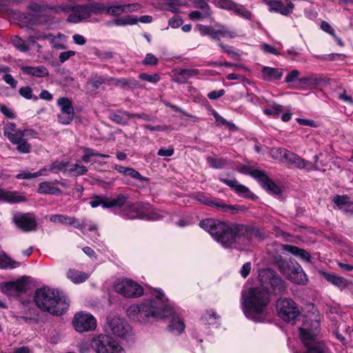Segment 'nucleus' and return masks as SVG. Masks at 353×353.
I'll return each instance as SVG.
<instances>
[{
  "mask_svg": "<svg viewBox=\"0 0 353 353\" xmlns=\"http://www.w3.org/2000/svg\"><path fill=\"white\" fill-rule=\"evenodd\" d=\"M199 225L225 248H234L239 250L249 246L253 238L261 237L259 230L251 225L234 224L229 226L212 219L201 221Z\"/></svg>",
  "mask_w": 353,
  "mask_h": 353,
  "instance_id": "1",
  "label": "nucleus"
},
{
  "mask_svg": "<svg viewBox=\"0 0 353 353\" xmlns=\"http://www.w3.org/2000/svg\"><path fill=\"white\" fill-rule=\"evenodd\" d=\"M154 299L145 300L139 304L130 305L127 310L128 316L133 321L147 322L150 319L168 318L174 311L170 306L164 293L159 289L152 292Z\"/></svg>",
  "mask_w": 353,
  "mask_h": 353,
  "instance_id": "2",
  "label": "nucleus"
},
{
  "mask_svg": "<svg viewBox=\"0 0 353 353\" xmlns=\"http://www.w3.org/2000/svg\"><path fill=\"white\" fill-rule=\"evenodd\" d=\"M242 306L245 316L255 321H262L267 312L270 303V293L263 286L250 288L242 292Z\"/></svg>",
  "mask_w": 353,
  "mask_h": 353,
  "instance_id": "3",
  "label": "nucleus"
},
{
  "mask_svg": "<svg viewBox=\"0 0 353 353\" xmlns=\"http://www.w3.org/2000/svg\"><path fill=\"white\" fill-rule=\"evenodd\" d=\"M34 301L43 311L61 315L68 307L67 298L58 290L44 287L35 291Z\"/></svg>",
  "mask_w": 353,
  "mask_h": 353,
  "instance_id": "4",
  "label": "nucleus"
},
{
  "mask_svg": "<svg viewBox=\"0 0 353 353\" xmlns=\"http://www.w3.org/2000/svg\"><path fill=\"white\" fill-rule=\"evenodd\" d=\"M121 214L129 219H141L152 221L158 220L161 216L157 211L150 208L148 203L130 201L121 210Z\"/></svg>",
  "mask_w": 353,
  "mask_h": 353,
  "instance_id": "5",
  "label": "nucleus"
},
{
  "mask_svg": "<svg viewBox=\"0 0 353 353\" xmlns=\"http://www.w3.org/2000/svg\"><path fill=\"white\" fill-rule=\"evenodd\" d=\"M90 345L96 353H125L117 341L105 334L93 337Z\"/></svg>",
  "mask_w": 353,
  "mask_h": 353,
  "instance_id": "6",
  "label": "nucleus"
},
{
  "mask_svg": "<svg viewBox=\"0 0 353 353\" xmlns=\"http://www.w3.org/2000/svg\"><path fill=\"white\" fill-rule=\"evenodd\" d=\"M51 9L54 10L56 13H70L67 21L72 23H78L90 17L88 3L76 6H59Z\"/></svg>",
  "mask_w": 353,
  "mask_h": 353,
  "instance_id": "7",
  "label": "nucleus"
},
{
  "mask_svg": "<svg viewBox=\"0 0 353 353\" xmlns=\"http://www.w3.org/2000/svg\"><path fill=\"white\" fill-rule=\"evenodd\" d=\"M194 30L198 31L201 35H208L217 41H220V37L233 39L236 36V33L233 30L221 23L215 24L214 27L197 24Z\"/></svg>",
  "mask_w": 353,
  "mask_h": 353,
  "instance_id": "8",
  "label": "nucleus"
},
{
  "mask_svg": "<svg viewBox=\"0 0 353 353\" xmlns=\"http://www.w3.org/2000/svg\"><path fill=\"white\" fill-rule=\"evenodd\" d=\"M115 292L127 298H137L143 294V288L130 279H119L113 285Z\"/></svg>",
  "mask_w": 353,
  "mask_h": 353,
  "instance_id": "9",
  "label": "nucleus"
},
{
  "mask_svg": "<svg viewBox=\"0 0 353 353\" xmlns=\"http://www.w3.org/2000/svg\"><path fill=\"white\" fill-rule=\"evenodd\" d=\"M276 310L281 319L286 322L295 320L300 314L295 302L288 298L279 299L276 303Z\"/></svg>",
  "mask_w": 353,
  "mask_h": 353,
  "instance_id": "10",
  "label": "nucleus"
},
{
  "mask_svg": "<svg viewBox=\"0 0 353 353\" xmlns=\"http://www.w3.org/2000/svg\"><path fill=\"white\" fill-rule=\"evenodd\" d=\"M259 279L263 284H270L274 292L283 293L286 289L284 281L278 276L270 268L261 270L259 272Z\"/></svg>",
  "mask_w": 353,
  "mask_h": 353,
  "instance_id": "11",
  "label": "nucleus"
},
{
  "mask_svg": "<svg viewBox=\"0 0 353 353\" xmlns=\"http://www.w3.org/2000/svg\"><path fill=\"white\" fill-rule=\"evenodd\" d=\"M72 325L75 330L79 332H88L96 328L97 321L92 315L81 312L74 315Z\"/></svg>",
  "mask_w": 353,
  "mask_h": 353,
  "instance_id": "12",
  "label": "nucleus"
},
{
  "mask_svg": "<svg viewBox=\"0 0 353 353\" xmlns=\"http://www.w3.org/2000/svg\"><path fill=\"white\" fill-rule=\"evenodd\" d=\"M57 105L61 109V114L58 115V121L63 125L70 123L74 118V108L72 102L66 97H61L57 100Z\"/></svg>",
  "mask_w": 353,
  "mask_h": 353,
  "instance_id": "13",
  "label": "nucleus"
},
{
  "mask_svg": "<svg viewBox=\"0 0 353 353\" xmlns=\"http://www.w3.org/2000/svg\"><path fill=\"white\" fill-rule=\"evenodd\" d=\"M107 324V330L117 336L123 337L128 332V325L119 316L108 317Z\"/></svg>",
  "mask_w": 353,
  "mask_h": 353,
  "instance_id": "14",
  "label": "nucleus"
},
{
  "mask_svg": "<svg viewBox=\"0 0 353 353\" xmlns=\"http://www.w3.org/2000/svg\"><path fill=\"white\" fill-rule=\"evenodd\" d=\"M254 178L270 193L274 194L281 193L280 188L267 176L264 171L262 173L254 172Z\"/></svg>",
  "mask_w": 353,
  "mask_h": 353,
  "instance_id": "15",
  "label": "nucleus"
},
{
  "mask_svg": "<svg viewBox=\"0 0 353 353\" xmlns=\"http://www.w3.org/2000/svg\"><path fill=\"white\" fill-rule=\"evenodd\" d=\"M286 162H288L293 166L298 168H304L307 167L309 170H315L316 168L308 161H305L297 154L287 150L284 152V159Z\"/></svg>",
  "mask_w": 353,
  "mask_h": 353,
  "instance_id": "16",
  "label": "nucleus"
},
{
  "mask_svg": "<svg viewBox=\"0 0 353 353\" xmlns=\"http://www.w3.org/2000/svg\"><path fill=\"white\" fill-rule=\"evenodd\" d=\"M14 222L16 225L23 231L29 232L36 228L37 222L32 215L25 214L18 216H15Z\"/></svg>",
  "mask_w": 353,
  "mask_h": 353,
  "instance_id": "17",
  "label": "nucleus"
},
{
  "mask_svg": "<svg viewBox=\"0 0 353 353\" xmlns=\"http://www.w3.org/2000/svg\"><path fill=\"white\" fill-rule=\"evenodd\" d=\"M294 266L286 277L293 283L297 285H305L307 282V277L302 267L299 263H294Z\"/></svg>",
  "mask_w": 353,
  "mask_h": 353,
  "instance_id": "18",
  "label": "nucleus"
},
{
  "mask_svg": "<svg viewBox=\"0 0 353 353\" xmlns=\"http://www.w3.org/2000/svg\"><path fill=\"white\" fill-rule=\"evenodd\" d=\"M26 283L23 280L16 281H10L3 283L1 285V291L3 293L12 296L14 293H21L26 290Z\"/></svg>",
  "mask_w": 353,
  "mask_h": 353,
  "instance_id": "19",
  "label": "nucleus"
},
{
  "mask_svg": "<svg viewBox=\"0 0 353 353\" xmlns=\"http://www.w3.org/2000/svg\"><path fill=\"white\" fill-rule=\"evenodd\" d=\"M220 181L223 183L228 185L233 191H234L239 196L244 197H249L252 194L248 188L239 183L236 179H228L221 178Z\"/></svg>",
  "mask_w": 353,
  "mask_h": 353,
  "instance_id": "20",
  "label": "nucleus"
},
{
  "mask_svg": "<svg viewBox=\"0 0 353 353\" xmlns=\"http://www.w3.org/2000/svg\"><path fill=\"white\" fill-rule=\"evenodd\" d=\"M139 8L140 6L137 3L108 6L107 14L117 17L122 13H127L137 10Z\"/></svg>",
  "mask_w": 353,
  "mask_h": 353,
  "instance_id": "21",
  "label": "nucleus"
},
{
  "mask_svg": "<svg viewBox=\"0 0 353 353\" xmlns=\"http://www.w3.org/2000/svg\"><path fill=\"white\" fill-rule=\"evenodd\" d=\"M282 249L284 251L288 252L292 254L299 256L301 260L305 262L311 261V254L305 250L300 248L297 246L284 244L282 245Z\"/></svg>",
  "mask_w": 353,
  "mask_h": 353,
  "instance_id": "22",
  "label": "nucleus"
},
{
  "mask_svg": "<svg viewBox=\"0 0 353 353\" xmlns=\"http://www.w3.org/2000/svg\"><path fill=\"white\" fill-rule=\"evenodd\" d=\"M203 203L207 205L216 208L222 212H230L232 213L237 212V208L235 206L225 204L219 199L205 198Z\"/></svg>",
  "mask_w": 353,
  "mask_h": 353,
  "instance_id": "23",
  "label": "nucleus"
},
{
  "mask_svg": "<svg viewBox=\"0 0 353 353\" xmlns=\"http://www.w3.org/2000/svg\"><path fill=\"white\" fill-rule=\"evenodd\" d=\"M21 70L24 74L35 77H46L49 75L48 68L44 65L32 66H23Z\"/></svg>",
  "mask_w": 353,
  "mask_h": 353,
  "instance_id": "24",
  "label": "nucleus"
},
{
  "mask_svg": "<svg viewBox=\"0 0 353 353\" xmlns=\"http://www.w3.org/2000/svg\"><path fill=\"white\" fill-rule=\"evenodd\" d=\"M323 276L328 282L341 290L347 288L352 284L350 281L333 273H323Z\"/></svg>",
  "mask_w": 353,
  "mask_h": 353,
  "instance_id": "25",
  "label": "nucleus"
},
{
  "mask_svg": "<svg viewBox=\"0 0 353 353\" xmlns=\"http://www.w3.org/2000/svg\"><path fill=\"white\" fill-rule=\"evenodd\" d=\"M25 200V197L17 192L8 191L0 188V201L8 203H19Z\"/></svg>",
  "mask_w": 353,
  "mask_h": 353,
  "instance_id": "26",
  "label": "nucleus"
},
{
  "mask_svg": "<svg viewBox=\"0 0 353 353\" xmlns=\"http://www.w3.org/2000/svg\"><path fill=\"white\" fill-rule=\"evenodd\" d=\"M66 276L72 283L79 284L85 282L88 279L90 274L88 273L79 271L74 269H69L66 273Z\"/></svg>",
  "mask_w": 353,
  "mask_h": 353,
  "instance_id": "27",
  "label": "nucleus"
},
{
  "mask_svg": "<svg viewBox=\"0 0 353 353\" xmlns=\"http://www.w3.org/2000/svg\"><path fill=\"white\" fill-rule=\"evenodd\" d=\"M131 117L143 118L145 116H141L139 114H131L128 112L118 111L117 112H112L110 114V119L119 124H124L127 122V120Z\"/></svg>",
  "mask_w": 353,
  "mask_h": 353,
  "instance_id": "28",
  "label": "nucleus"
},
{
  "mask_svg": "<svg viewBox=\"0 0 353 353\" xmlns=\"http://www.w3.org/2000/svg\"><path fill=\"white\" fill-rule=\"evenodd\" d=\"M49 219L52 223L64 225L74 226L75 223H77V218L74 216H70L62 214H53L50 216Z\"/></svg>",
  "mask_w": 353,
  "mask_h": 353,
  "instance_id": "29",
  "label": "nucleus"
},
{
  "mask_svg": "<svg viewBox=\"0 0 353 353\" xmlns=\"http://www.w3.org/2000/svg\"><path fill=\"white\" fill-rule=\"evenodd\" d=\"M263 77L265 79L268 80H279L283 76V70L279 68H274L268 66H264L261 70Z\"/></svg>",
  "mask_w": 353,
  "mask_h": 353,
  "instance_id": "30",
  "label": "nucleus"
},
{
  "mask_svg": "<svg viewBox=\"0 0 353 353\" xmlns=\"http://www.w3.org/2000/svg\"><path fill=\"white\" fill-rule=\"evenodd\" d=\"M37 191L39 194H43L61 195L62 194V191L60 189L52 186L48 181L40 183Z\"/></svg>",
  "mask_w": 353,
  "mask_h": 353,
  "instance_id": "31",
  "label": "nucleus"
},
{
  "mask_svg": "<svg viewBox=\"0 0 353 353\" xmlns=\"http://www.w3.org/2000/svg\"><path fill=\"white\" fill-rule=\"evenodd\" d=\"M19 262L14 261L6 253H0V268L13 269L19 267Z\"/></svg>",
  "mask_w": 353,
  "mask_h": 353,
  "instance_id": "32",
  "label": "nucleus"
},
{
  "mask_svg": "<svg viewBox=\"0 0 353 353\" xmlns=\"http://www.w3.org/2000/svg\"><path fill=\"white\" fill-rule=\"evenodd\" d=\"M107 208L119 207L121 210L128 203L127 197L123 194H119L115 198H107Z\"/></svg>",
  "mask_w": 353,
  "mask_h": 353,
  "instance_id": "33",
  "label": "nucleus"
},
{
  "mask_svg": "<svg viewBox=\"0 0 353 353\" xmlns=\"http://www.w3.org/2000/svg\"><path fill=\"white\" fill-rule=\"evenodd\" d=\"M294 263L297 262L294 259H290L289 261H288L286 260L281 259L277 261V267L280 272L285 277H287L294 266Z\"/></svg>",
  "mask_w": 353,
  "mask_h": 353,
  "instance_id": "34",
  "label": "nucleus"
},
{
  "mask_svg": "<svg viewBox=\"0 0 353 353\" xmlns=\"http://www.w3.org/2000/svg\"><path fill=\"white\" fill-rule=\"evenodd\" d=\"M90 17L92 14H101L105 13L107 14L108 6L103 3L99 1H93L88 3Z\"/></svg>",
  "mask_w": 353,
  "mask_h": 353,
  "instance_id": "35",
  "label": "nucleus"
},
{
  "mask_svg": "<svg viewBox=\"0 0 353 353\" xmlns=\"http://www.w3.org/2000/svg\"><path fill=\"white\" fill-rule=\"evenodd\" d=\"M74 227L81 230L83 233H85L86 228L90 232L97 230V225L91 220L86 219H83L81 222L77 219V223H75Z\"/></svg>",
  "mask_w": 353,
  "mask_h": 353,
  "instance_id": "36",
  "label": "nucleus"
},
{
  "mask_svg": "<svg viewBox=\"0 0 353 353\" xmlns=\"http://www.w3.org/2000/svg\"><path fill=\"white\" fill-rule=\"evenodd\" d=\"M283 112V106L273 103L269 104V105L263 109V112L268 115L271 116L273 118H278Z\"/></svg>",
  "mask_w": 353,
  "mask_h": 353,
  "instance_id": "37",
  "label": "nucleus"
},
{
  "mask_svg": "<svg viewBox=\"0 0 353 353\" xmlns=\"http://www.w3.org/2000/svg\"><path fill=\"white\" fill-rule=\"evenodd\" d=\"M332 201L340 209H343L345 207H350L353 205V202L347 195H336L333 198Z\"/></svg>",
  "mask_w": 353,
  "mask_h": 353,
  "instance_id": "38",
  "label": "nucleus"
},
{
  "mask_svg": "<svg viewBox=\"0 0 353 353\" xmlns=\"http://www.w3.org/2000/svg\"><path fill=\"white\" fill-rule=\"evenodd\" d=\"M299 82L301 85L304 86L316 85L321 83V79L317 74H312L307 77L299 79Z\"/></svg>",
  "mask_w": 353,
  "mask_h": 353,
  "instance_id": "39",
  "label": "nucleus"
},
{
  "mask_svg": "<svg viewBox=\"0 0 353 353\" xmlns=\"http://www.w3.org/2000/svg\"><path fill=\"white\" fill-rule=\"evenodd\" d=\"M68 166V161H54L50 168L49 170L53 173H59L60 172H65L68 170L67 168Z\"/></svg>",
  "mask_w": 353,
  "mask_h": 353,
  "instance_id": "40",
  "label": "nucleus"
},
{
  "mask_svg": "<svg viewBox=\"0 0 353 353\" xmlns=\"http://www.w3.org/2000/svg\"><path fill=\"white\" fill-rule=\"evenodd\" d=\"M232 11L244 19H251V12L242 5L235 3Z\"/></svg>",
  "mask_w": 353,
  "mask_h": 353,
  "instance_id": "41",
  "label": "nucleus"
},
{
  "mask_svg": "<svg viewBox=\"0 0 353 353\" xmlns=\"http://www.w3.org/2000/svg\"><path fill=\"white\" fill-rule=\"evenodd\" d=\"M263 2L270 6V12H276L281 14L283 6L281 0H263Z\"/></svg>",
  "mask_w": 353,
  "mask_h": 353,
  "instance_id": "42",
  "label": "nucleus"
},
{
  "mask_svg": "<svg viewBox=\"0 0 353 353\" xmlns=\"http://www.w3.org/2000/svg\"><path fill=\"white\" fill-rule=\"evenodd\" d=\"M68 172L75 176H81L86 174L88 172L87 168L79 163H75L71 165L68 170Z\"/></svg>",
  "mask_w": 353,
  "mask_h": 353,
  "instance_id": "43",
  "label": "nucleus"
},
{
  "mask_svg": "<svg viewBox=\"0 0 353 353\" xmlns=\"http://www.w3.org/2000/svg\"><path fill=\"white\" fill-rule=\"evenodd\" d=\"M194 6L201 10L204 12V15H210V8L207 0H192Z\"/></svg>",
  "mask_w": 353,
  "mask_h": 353,
  "instance_id": "44",
  "label": "nucleus"
},
{
  "mask_svg": "<svg viewBox=\"0 0 353 353\" xmlns=\"http://www.w3.org/2000/svg\"><path fill=\"white\" fill-rule=\"evenodd\" d=\"M196 74L194 70L183 69L178 71V83H184L186 79Z\"/></svg>",
  "mask_w": 353,
  "mask_h": 353,
  "instance_id": "45",
  "label": "nucleus"
},
{
  "mask_svg": "<svg viewBox=\"0 0 353 353\" xmlns=\"http://www.w3.org/2000/svg\"><path fill=\"white\" fill-rule=\"evenodd\" d=\"M83 155L82 157V160L85 163H89L91 161V157H97L100 155V153L95 152L93 149L90 148H82Z\"/></svg>",
  "mask_w": 353,
  "mask_h": 353,
  "instance_id": "46",
  "label": "nucleus"
},
{
  "mask_svg": "<svg viewBox=\"0 0 353 353\" xmlns=\"http://www.w3.org/2000/svg\"><path fill=\"white\" fill-rule=\"evenodd\" d=\"M16 130H17V128L15 123L11 122L7 123L3 127V134L8 139H13L12 137Z\"/></svg>",
  "mask_w": 353,
  "mask_h": 353,
  "instance_id": "47",
  "label": "nucleus"
},
{
  "mask_svg": "<svg viewBox=\"0 0 353 353\" xmlns=\"http://www.w3.org/2000/svg\"><path fill=\"white\" fill-rule=\"evenodd\" d=\"M107 198H102L99 196H94L91 199L90 205L92 208H97L99 205H102L103 208H107Z\"/></svg>",
  "mask_w": 353,
  "mask_h": 353,
  "instance_id": "48",
  "label": "nucleus"
},
{
  "mask_svg": "<svg viewBox=\"0 0 353 353\" xmlns=\"http://www.w3.org/2000/svg\"><path fill=\"white\" fill-rule=\"evenodd\" d=\"M218 317L215 311L210 310L207 311L206 313L201 316V319L204 323L211 324L213 323L214 321L218 319Z\"/></svg>",
  "mask_w": 353,
  "mask_h": 353,
  "instance_id": "49",
  "label": "nucleus"
},
{
  "mask_svg": "<svg viewBox=\"0 0 353 353\" xmlns=\"http://www.w3.org/2000/svg\"><path fill=\"white\" fill-rule=\"evenodd\" d=\"M13 45L21 52H27L29 50V47L25 43L24 41L18 37H14L12 39Z\"/></svg>",
  "mask_w": 353,
  "mask_h": 353,
  "instance_id": "50",
  "label": "nucleus"
},
{
  "mask_svg": "<svg viewBox=\"0 0 353 353\" xmlns=\"http://www.w3.org/2000/svg\"><path fill=\"white\" fill-rule=\"evenodd\" d=\"M19 94L26 99H33L34 101L38 99L37 96L33 97L32 90L30 86L22 87L19 90Z\"/></svg>",
  "mask_w": 353,
  "mask_h": 353,
  "instance_id": "51",
  "label": "nucleus"
},
{
  "mask_svg": "<svg viewBox=\"0 0 353 353\" xmlns=\"http://www.w3.org/2000/svg\"><path fill=\"white\" fill-rule=\"evenodd\" d=\"M111 81L110 78H107L102 76H96L92 78L90 81V83L92 87L97 89L99 86L103 83H106L107 82Z\"/></svg>",
  "mask_w": 353,
  "mask_h": 353,
  "instance_id": "52",
  "label": "nucleus"
},
{
  "mask_svg": "<svg viewBox=\"0 0 353 353\" xmlns=\"http://www.w3.org/2000/svg\"><path fill=\"white\" fill-rule=\"evenodd\" d=\"M235 2L231 0H218L216 3V6L221 9L232 10Z\"/></svg>",
  "mask_w": 353,
  "mask_h": 353,
  "instance_id": "53",
  "label": "nucleus"
},
{
  "mask_svg": "<svg viewBox=\"0 0 353 353\" xmlns=\"http://www.w3.org/2000/svg\"><path fill=\"white\" fill-rule=\"evenodd\" d=\"M0 112L8 119H14L16 118V114L13 110L4 104H0Z\"/></svg>",
  "mask_w": 353,
  "mask_h": 353,
  "instance_id": "54",
  "label": "nucleus"
},
{
  "mask_svg": "<svg viewBox=\"0 0 353 353\" xmlns=\"http://www.w3.org/2000/svg\"><path fill=\"white\" fill-rule=\"evenodd\" d=\"M218 44L224 52L228 53V55L236 60L240 59L241 55L238 52L232 50L230 46H225L223 43L220 42V41Z\"/></svg>",
  "mask_w": 353,
  "mask_h": 353,
  "instance_id": "55",
  "label": "nucleus"
},
{
  "mask_svg": "<svg viewBox=\"0 0 353 353\" xmlns=\"http://www.w3.org/2000/svg\"><path fill=\"white\" fill-rule=\"evenodd\" d=\"M139 79L150 83H156L159 81V77L157 74H148L146 73H141L139 75Z\"/></svg>",
  "mask_w": 353,
  "mask_h": 353,
  "instance_id": "56",
  "label": "nucleus"
},
{
  "mask_svg": "<svg viewBox=\"0 0 353 353\" xmlns=\"http://www.w3.org/2000/svg\"><path fill=\"white\" fill-rule=\"evenodd\" d=\"M208 162L214 168H221L226 165V161L221 159L208 158Z\"/></svg>",
  "mask_w": 353,
  "mask_h": 353,
  "instance_id": "57",
  "label": "nucleus"
},
{
  "mask_svg": "<svg viewBox=\"0 0 353 353\" xmlns=\"http://www.w3.org/2000/svg\"><path fill=\"white\" fill-rule=\"evenodd\" d=\"M142 63L145 65H156L158 63V59L153 54L148 53Z\"/></svg>",
  "mask_w": 353,
  "mask_h": 353,
  "instance_id": "58",
  "label": "nucleus"
},
{
  "mask_svg": "<svg viewBox=\"0 0 353 353\" xmlns=\"http://www.w3.org/2000/svg\"><path fill=\"white\" fill-rule=\"evenodd\" d=\"M287 150L281 148H272L270 151V154L272 157L278 160H281L284 159V152H286Z\"/></svg>",
  "mask_w": 353,
  "mask_h": 353,
  "instance_id": "59",
  "label": "nucleus"
},
{
  "mask_svg": "<svg viewBox=\"0 0 353 353\" xmlns=\"http://www.w3.org/2000/svg\"><path fill=\"white\" fill-rule=\"evenodd\" d=\"M17 145V149L21 153H29L30 152L31 145L27 141L23 140L20 143H16Z\"/></svg>",
  "mask_w": 353,
  "mask_h": 353,
  "instance_id": "60",
  "label": "nucleus"
},
{
  "mask_svg": "<svg viewBox=\"0 0 353 353\" xmlns=\"http://www.w3.org/2000/svg\"><path fill=\"white\" fill-rule=\"evenodd\" d=\"M126 176H129L132 179H137L141 181L145 180V177L142 176L138 171L135 170L132 168H128Z\"/></svg>",
  "mask_w": 353,
  "mask_h": 353,
  "instance_id": "61",
  "label": "nucleus"
},
{
  "mask_svg": "<svg viewBox=\"0 0 353 353\" xmlns=\"http://www.w3.org/2000/svg\"><path fill=\"white\" fill-rule=\"evenodd\" d=\"M129 23H134V21L130 22L128 18H119V19H114V20L109 22L108 23V26H110L115 25L117 26H125V25H127Z\"/></svg>",
  "mask_w": 353,
  "mask_h": 353,
  "instance_id": "62",
  "label": "nucleus"
},
{
  "mask_svg": "<svg viewBox=\"0 0 353 353\" xmlns=\"http://www.w3.org/2000/svg\"><path fill=\"white\" fill-rule=\"evenodd\" d=\"M300 75V72L298 70H292L285 77L286 83H292L295 81Z\"/></svg>",
  "mask_w": 353,
  "mask_h": 353,
  "instance_id": "63",
  "label": "nucleus"
},
{
  "mask_svg": "<svg viewBox=\"0 0 353 353\" xmlns=\"http://www.w3.org/2000/svg\"><path fill=\"white\" fill-rule=\"evenodd\" d=\"M76 52L73 50L63 52L59 54V59L61 63H64L70 57L74 56Z\"/></svg>",
  "mask_w": 353,
  "mask_h": 353,
  "instance_id": "64",
  "label": "nucleus"
}]
</instances>
